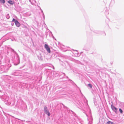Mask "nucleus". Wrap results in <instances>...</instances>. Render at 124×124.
<instances>
[{
  "label": "nucleus",
  "instance_id": "nucleus-2",
  "mask_svg": "<svg viewBox=\"0 0 124 124\" xmlns=\"http://www.w3.org/2000/svg\"><path fill=\"white\" fill-rule=\"evenodd\" d=\"M45 47L48 53H50L51 52V51L50 48L49 47L48 45L46 44H45Z\"/></svg>",
  "mask_w": 124,
  "mask_h": 124
},
{
  "label": "nucleus",
  "instance_id": "nucleus-1",
  "mask_svg": "<svg viewBox=\"0 0 124 124\" xmlns=\"http://www.w3.org/2000/svg\"><path fill=\"white\" fill-rule=\"evenodd\" d=\"M44 110L45 112L48 116L50 115V114L47 110V108L46 107H45L44 108Z\"/></svg>",
  "mask_w": 124,
  "mask_h": 124
},
{
  "label": "nucleus",
  "instance_id": "nucleus-8",
  "mask_svg": "<svg viewBox=\"0 0 124 124\" xmlns=\"http://www.w3.org/2000/svg\"><path fill=\"white\" fill-rule=\"evenodd\" d=\"M119 111L121 113H122L123 111L121 108L119 109Z\"/></svg>",
  "mask_w": 124,
  "mask_h": 124
},
{
  "label": "nucleus",
  "instance_id": "nucleus-10",
  "mask_svg": "<svg viewBox=\"0 0 124 124\" xmlns=\"http://www.w3.org/2000/svg\"><path fill=\"white\" fill-rule=\"evenodd\" d=\"M16 20H15V19H14V18H13V20H12V21L13 22H14L15 21H15H16Z\"/></svg>",
  "mask_w": 124,
  "mask_h": 124
},
{
  "label": "nucleus",
  "instance_id": "nucleus-9",
  "mask_svg": "<svg viewBox=\"0 0 124 124\" xmlns=\"http://www.w3.org/2000/svg\"><path fill=\"white\" fill-rule=\"evenodd\" d=\"M88 86H89L90 88H92V85L90 84H88Z\"/></svg>",
  "mask_w": 124,
  "mask_h": 124
},
{
  "label": "nucleus",
  "instance_id": "nucleus-4",
  "mask_svg": "<svg viewBox=\"0 0 124 124\" xmlns=\"http://www.w3.org/2000/svg\"><path fill=\"white\" fill-rule=\"evenodd\" d=\"M112 110L115 111L116 112H117V109L114 106H112Z\"/></svg>",
  "mask_w": 124,
  "mask_h": 124
},
{
  "label": "nucleus",
  "instance_id": "nucleus-3",
  "mask_svg": "<svg viewBox=\"0 0 124 124\" xmlns=\"http://www.w3.org/2000/svg\"><path fill=\"white\" fill-rule=\"evenodd\" d=\"M15 23L16 26L18 27H19L20 25V23L17 21H15Z\"/></svg>",
  "mask_w": 124,
  "mask_h": 124
},
{
  "label": "nucleus",
  "instance_id": "nucleus-5",
  "mask_svg": "<svg viewBox=\"0 0 124 124\" xmlns=\"http://www.w3.org/2000/svg\"><path fill=\"white\" fill-rule=\"evenodd\" d=\"M8 2L9 4L11 5H13L14 3V2L13 1L11 0L8 1Z\"/></svg>",
  "mask_w": 124,
  "mask_h": 124
},
{
  "label": "nucleus",
  "instance_id": "nucleus-7",
  "mask_svg": "<svg viewBox=\"0 0 124 124\" xmlns=\"http://www.w3.org/2000/svg\"><path fill=\"white\" fill-rule=\"evenodd\" d=\"M1 2L3 3H4L5 2V0H0Z\"/></svg>",
  "mask_w": 124,
  "mask_h": 124
},
{
  "label": "nucleus",
  "instance_id": "nucleus-6",
  "mask_svg": "<svg viewBox=\"0 0 124 124\" xmlns=\"http://www.w3.org/2000/svg\"><path fill=\"white\" fill-rule=\"evenodd\" d=\"M106 124H113V123L111 121H109L107 122Z\"/></svg>",
  "mask_w": 124,
  "mask_h": 124
}]
</instances>
